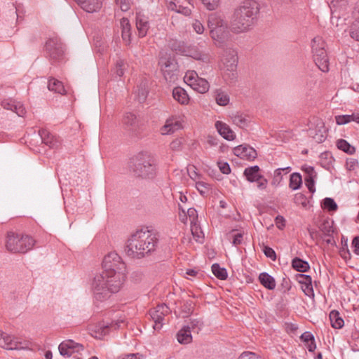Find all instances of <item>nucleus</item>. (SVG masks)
<instances>
[{
    "mask_svg": "<svg viewBox=\"0 0 359 359\" xmlns=\"http://www.w3.org/2000/svg\"><path fill=\"white\" fill-rule=\"evenodd\" d=\"M316 177V175H305L304 177V181L306 187L308 188L309 191L311 193H314L316 191L315 189V178Z\"/></svg>",
    "mask_w": 359,
    "mask_h": 359,
    "instance_id": "41",
    "label": "nucleus"
},
{
    "mask_svg": "<svg viewBox=\"0 0 359 359\" xmlns=\"http://www.w3.org/2000/svg\"><path fill=\"white\" fill-rule=\"evenodd\" d=\"M124 62L121 60L116 61L115 67L113 69L114 72L119 77L122 76L124 74Z\"/></svg>",
    "mask_w": 359,
    "mask_h": 359,
    "instance_id": "47",
    "label": "nucleus"
},
{
    "mask_svg": "<svg viewBox=\"0 0 359 359\" xmlns=\"http://www.w3.org/2000/svg\"><path fill=\"white\" fill-rule=\"evenodd\" d=\"M208 27L216 46H222L229 37L227 22L221 14L212 13L208 15Z\"/></svg>",
    "mask_w": 359,
    "mask_h": 359,
    "instance_id": "5",
    "label": "nucleus"
},
{
    "mask_svg": "<svg viewBox=\"0 0 359 359\" xmlns=\"http://www.w3.org/2000/svg\"><path fill=\"white\" fill-rule=\"evenodd\" d=\"M255 182L257 183V188L260 190L265 189L268 184L267 180L262 175L261 176L260 179H259L257 181H255Z\"/></svg>",
    "mask_w": 359,
    "mask_h": 359,
    "instance_id": "62",
    "label": "nucleus"
},
{
    "mask_svg": "<svg viewBox=\"0 0 359 359\" xmlns=\"http://www.w3.org/2000/svg\"><path fill=\"white\" fill-rule=\"evenodd\" d=\"M211 268L212 273L217 278L222 280H226L227 278L228 273L226 269L220 267L218 264H213Z\"/></svg>",
    "mask_w": 359,
    "mask_h": 359,
    "instance_id": "34",
    "label": "nucleus"
},
{
    "mask_svg": "<svg viewBox=\"0 0 359 359\" xmlns=\"http://www.w3.org/2000/svg\"><path fill=\"white\" fill-rule=\"evenodd\" d=\"M238 359H262L258 355L253 352H243Z\"/></svg>",
    "mask_w": 359,
    "mask_h": 359,
    "instance_id": "55",
    "label": "nucleus"
},
{
    "mask_svg": "<svg viewBox=\"0 0 359 359\" xmlns=\"http://www.w3.org/2000/svg\"><path fill=\"white\" fill-rule=\"evenodd\" d=\"M60 353L63 356L69 357L76 352L83 350L82 344L68 339L61 342L58 346Z\"/></svg>",
    "mask_w": 359,
    "mask_h": 359,
    "instance_id": "15",
    "label": "nucleus"
},
{
    "mask_svg": "<svg viewBox=\"0 0 359 359\" xmlns=\"http://www.w3.org/2000/svg\"><path fill=\"white\" fill-rule=\"evenodd\" d=\"M148 91H133V95L140 103L144 102L147 97Z\"/></svg>",
    "mask_w": 359,
    "mask_h": 359,
    "instance_id": "49",
    "label": "nucleus"
},
{
    "mask_svg": "<svg viewBox=\"0 0 359 359\" xmlns=\"http://www.w3.org/2000/svg\"><path fill=\"white\" fill-rule=\"evenodd\" d=\"M229 239H231L232 244L235 246L239 245L242 243L243 234L241 232H238L237 230H232L228 235Z\"/></svg>",
    "mask_w": 359,
    "mask_h": 359,
    "instance_id": "36",
    "label": "nucleus"
},
{
    "mask_svg": "<svg viewBox=\"0 0 359 359\" xmlns=\"http://www.w3.org/2000/svg\"><path fill=\"white\" fill-rule=\"evenodd\" d=\"M335 121L337 125H344L351 122L349 115H338L335 116Z\"/></svg>",
    "mask_w": 359,
    "mask_h": 359,
    "instance_id": "51",
    "label": "nucleus"
},
{
    "mask_svg": "<svg viewBox=\"0 0 359 359\" xmlns=\"http://www.w3.org/2000/svg\"><path fill=\"white\" fill-rule=\"evenodd\" d=\"M187 326H190V332L192 330L198 332L203 326V322L201 318H191Z\"/></svg>",
    "mask_w": 359,
    "mask_h": 359,
    "instance_id": "40",
    "label": "nucleus"
},
{
    "mask_svg": "<svg viewBox=\"0 0 359 359\" xmlns=\"http://www.w3.org/2000/svg\"><path fill=\"white\" fill-rule=\"evenodd\" d=\"M126 273L115 271H102L93 277L90 289L95 301L103 302L107 300L112 293L118 292L123 286Z\"/></svg>",
    "mask_w": 359,
    "mask_h": 359,
    "instance_id": "1",
    "label": "nucleus"
},
{
    "mask_svg": "<svg viewBox=\"0 0 359 359\" xmlns=\"http://www.w3.org/2000/svg\"><path fill=\"white\" fill-rule=\"evenodd\" d=\"M326 46L325 41L319 36L314 37L311 41L313 60L319 69L323 72H327L330 69Z\"/></svg>",
    "mask_w": 359,
    "mask_h": 359,
    "instance_id": "7",
    "label": "nucleus"
},
{
    "mask_svg": "<svg viewBox=\"0 0 359 359\" xmlns=\"http://www.w3.org/2000/svg\"><path fill=\"white\" fill-rule=\"evenodd\" d=\"M350 36L352 39L359 41V21L355 20L350 28Z\"/></svg>",
    "mask_w": 359,
    "mask_h": 359,
    "instance_id": "42",
    "label": "nucleus"
},
{
    "mask_svg": "<svg viewBox=\"0 0 359 359\" xmlns=\"http://www.w3.org/2000/svg\"><path fill=\"white\" fill-rule=\"evenodd\" d=\"M187 217L190 220L191 224L198 223V212L195 208H189L187 210Z\"/></svg>",
    "mask_w": 359,
    "mask_h": 359,
    "instance_id": "46",
    "label": "nucleus"
},
{
    "mask_svg": "<svg viewBox=\"0 0 359 359\" xmlns=\"http://www.w3.org/2000/svg\"><path fill=\"white\" fill-rule=\"evenodd\" d=\"M259 170L260 169L258 165H254L245 168L243 174L248 181L255 182L261 178L262 175L259 174Z\"/></svg>",
    "mask_w": 359,
    "mask_h": 359,
    "instance_id": "25",
    "label": "nucleus"
},
{
    "mask_svg": "<svg viewBox=\"0 0 359 359\" xmlns=\"http://www.w3.org/2000/svg\"><path fill=\"white\" fill-rule=\"evenodd\" d=\"M221 60L223 64V68L225 71L223 75V79L225 81L229 79L230 80L229 83H231L234 81L237 75V51L231 47L225 48L223 50Z\"/></svg>",
    "mask_w": 359,
    "mask_h": 359,
    "instance_id": "8",
    "label": "nucleus"
},
{
    "mask_svg": "<svg viewBox=\"0 0 359 359\" xmlns=\"http://www.w3.org/2000/svg\"><path fill=\"white\" fill-rule=\"evenodd\" d=\"M45 52L51 63L62 62L65 59V48L60 39H49L45 44Z\"/></svg>",
    "mask_w": 359,
    "mask_h": 359,
    "instance_id": "9",
    "label": "nucleus"
},
{
    "mask_svg": "<svg viewBox=\"0 0 359 359\" xmlns=\"http://www.w3.org/2000/svg\"><path fill=\"white\" fill-rule=\"evenodd\" d=\"M186 275L193 277V278H199V276H202L200 271L196 269H189L186 271Z\"/></svg>",
    "mask_w": 359,
    "mask_h": 359,
    "instance_id": "63",
    "label": "nucleus"
},
{
    "mask_svg": "<svg viewBox=\"0 0 359 359\" xmlns=\"http://www.w3.org/2000/svg\"><path fill=\"white\" fill-rule=\"evenodd\" d=\"M117 5L123 11H127L130 9V3L128 0H115Z\"/></svg>",
    "mask_w": 359,
    "mask_h": 359,
    "instance_id": "58",
    "label": "nucleus"
},
{
    "mask_svg": "<svg viewBox=\"0 0 359 359\" xmlns=\"http://www.w3.org/2000/svg\"><path fill=\"white\" fill-rule=\"evenodd\" d=\"M158 65L166 81L175 83L177 80L178 65L174 58L171 57H161L159 59Z\"/></svg>",
    "mask_w": 359,
    "mask_h": 359,
    "instance_id": "10",
    "label": "nucleus"
},
{
    "mask_svg": "<svg viewBox=\"0 0 359 359\" xmlns=\"http://www.w3.org/2000/svg\"><path fill=\"white\" fill-rule=\"evenodd\" d=\"M188 175L191 179L196 181V180L199 177V175L196 172V168L194 165H190L187 168Z\"/></svg>",
    "mask_w": 359,
    "mask_h": 359,
    "instance_id": "57",
    "label": "nucleus"
},
{
    "mask_svg": "<svg viewBox=\"0 0 359 359\" xmlns=\"http://www.w3.org/2000/svg\"><path fill=\"white\" fill-rule=\"evenodd\" d=\"M320 230L326 236H330L333 232L332 224L328 220H325L320 226Z\"/></svg>",
    "mask_w": 359,
    "mask_h": 359,
    "instance_id": "43",
    "label": "nucleus"
},
{
    "mask_svg": "<svg viewBox=\"0 0 359 359\" xmlns=\"http://www.w3.org/2000/svg\"><path fill=\"white\" fill-rule=\"evenodd\" d=\"M215 128L219 134L227 140H233L235 137V134L229 126L220 121L215 123Z\"/></svg>",
    "mask_w": 359,
    "mask_h": 359,
    "instance_id": "24",
    "label": "nucleus"
},
{
    "mask_svg": "<svg viewBox=\"0 0 359 359\" xmlns=\"http://www.w3.org/2000/svg\"><path fill=\"white\" fill-rule=\"evenodd\" d=\"M158 243V239L154 233L140 229L128 238L125 252L129 257L140 259L155 251Z\"/></svg>",
    "mask_w": 359,
    "mask_h": 359,
    "instance_id": "2",
    "label": "nucleus"
},
{
    "mask_svg": "<svg viewBox=\"0 0 359 359\" xmlns=\"http://www.w3.org/2000/svg\"><path fill=\"white\" fill-rule=\"evenodd\" d=\"M191 231L193 236L196 238V241L202 243L203 238V233L199 226L198 223L191 224Z\"/></svg>",
    "mask_w": 359,
    "mask_h": 359,
    "instance_id": "38",
    "label": "nucleus"
},
{
    "mask_svg": "<svg viewBox=\"0 0 359 359\" xmlns=\"http://www.w3.org/2000/svg\"><path fill=\"white\" fill-rule=\"evenodd\" d=\"M170 47L172 50H175L177 53L186 54V50L184 43L173 41L170 44Z\"/></svg>",
    "mask_w": 359,
    "mask_h": 359,
    "instance_id": "45",
    "label": "nucleus"
},
{
    "mask_svg": "<svg viewBox=\"0 0 359 359\" xmlns=\"http://www.w3.org/2000/svg\"><path fill=\"white\" fill-rule=\"evenodd\" d=\"M299 283L302 285L309 284L312 283L311 277L309 275L299 274Z\"/></svg>",
    "mask_w": 359,
    "mask_h": 359,
    "instance_id": "61",
    "label": "nucleus"
},
{
    "mask_svg": "<svg viewBox=\"0 0 359 359\" xmlns=\"http://www.w3.org/2000/svg\"><path fill=\"white\" fill-rule=\"evenodd\" d=\"M259 11L255 1L245 2L238 7L231 20V30L238 34L248 31L254 24V20Z\"/></svg>",
    "mask_w": 359,
    "mask_h": 359,
    "instance_id": "3",
    "label": "nucleus"
},
{
    "mask_svg": "<svg viewBox=\"0 0 359 359\" xmlns=\"http://www.w3.org/2000/svg\"><path fill=\"white\" fill-rule=\"evenodd\" d=\"M131 170L134 175L142 179H153L157 173L156 160L148 152H140L132 158Z\"/></svg>",
    "mask_w": 359,
    "mask_h": 359,
    "instance_id": "4",
    "label": "nucleus"
},
{
    "mask_svg": "<svg viewBox=\"0 0 359 359\" xmlns=\"http://www.w3.org/2000/svg\"><path fill=\"white\" fill-rule=\"evenodd\" d=\"M215 100L217 104L226 106L229 103V96L225 91H219L215 96Z\"/></svg>",
    "mask_w": 359,
    "mask_h": 359,
    "instance_id": "39",
    "label": "nucleus"
},
{
    "mask_svg": "<svg viewBox=\"0 0 359 359\" xmlns=\"http://www.w3.org/2000/svg\"><path fill=\"white\" fill-rule=\"evenodd\" d=\"M41 81L47 85L48 90H65L63 83L55 78H50L48 81L41 79Z\"/></svg>",
    "mask_w": 359,
    "mask_h": 359,
    "instance_id": "30",
    "label": "nucleus"
},
{
    "mask_svg": "<svg viewBox=\"0 0 359 359\" xmlns=\"http://www.w3.org/2000/svg\"><path fill=\"white\" fill-rule=\"evenodd\" d=\"M302 184V175L298 172H294L290 175L289 187L292 190H297Z\"/></svg>",
    "mask_w": 359,
    "mask_h": 359,
    "instance_id": "31",
    "label": "nucleus"
},
{
    "mask_svg": "<svg viewBox=\"0 0 359 359\" xmlns=\"http://www.w3.org/2000/svg\"><path fill=\"white\" fill-rule=\"evenodd\" d=\"M184 81L189 86L192 90H209L210 85L208 81L201 78L195 71H188L184 76Z\"/></svg>",
    "mask_w": 359,
    "mask_h": 359,
    "instance_id": "13",
    "label": "nucleus"
},
{
    "mask_svg": "<svg viewBox=\"0 0 359 359\" xmlns=\"http://www.w3.org/2000/svg\"><path fill=\"white\" fill-rule=\"evenodd\" d=\"M123 127L132 136H138L143 130L142 123L140 118L133 112H126L121 121Z\"/></svg>",
    "mask_w": 359,
    "mask_h": 359,
    "instance_id": "11",
    "label": "nucleus"
},
{
    "mask_svg": "<svg viewBox=\"0 0 359 359\" xmlns=\"http://www.w3.org/2000/svg\"><path fill=\"white\" fill-rule=\"evenodd\" d=\"M330 320L331 325L334 329H341L344 325L343 318L340 316L339 311L332 310L330 313Z\"/></svg>",
    "mask_w": 359,
    "mask_h": 359,
    "instance_id": "28",
    "label": "nucleus"
},
{
    "mask_svg": "<svg viewBox=\"0 0 359 359\" xmlns=\"http://www.w3.org/2000/svg\"><path fill=\"white\" fill-rule=\"evenodd\" d=\"M233 153L237 156L247 161H253L257 158V151L247 144H241L234 148Z\"/></svg>",
    "mask_w": 359,
    "mask_h": 359,
    "instance_id": "17",
    "label": "nucleus"
},
{
    "mask_svg": "<svg viewBox=\"0 0 359 359\" xmlns=\"http://www.w3.org/2000/svg\"><path fill=\"white\" fill-rule=\"evenodd\" d=\"M193 29L197 34H202L204 32L203 24L198 20H196L192 24Z\"/></svg>",
    "mask_w": 359,
    "mask_h": 359,
    "instance_id": "59",
    "label": "nucleus"
},
{
    "mask_svg": "<svg viewBox=\"0 0 359 359\" xmlns=\"http://www.w3.org/2000/svg\"><path fill=\"white\" fill-rule=\"evenodd\" d=\"M219 0H202L203 4L207 9L213 11L219 6Z\"/></svg>",
    "mask_w": 359,
    "mask_h": 359,
    "instance_id": "48",
    "label": "nucleus"
},
{
    "mask_svg": "<svg viewBox=\"0 0 359 359\" xmlns=\"http://www.w3.org/2000/svg\"><path fill=\"white\" fill-rule=\"evenodd\" d=\"M259 280L264 287L269 290H272L276 287L275 279L266 272H263L259 274Z\"/></svg>",
    "mask_w": 359,
    "mask_h": 359,
    "instance_id": "27",
    "label": "nucleus"
},
{
    "mask_svg": "<svg viewBox=\"0 0 359 359\" xmlns=\"http://www.w3.org/2000/svg\"><path fill=\"white\" fill-rule=\"evenodd\" d=\"M358 162L356 159L352 158H347L346 165L348 170H354L358 167Z\"/></svg>",
    "mask_w": 359,
    "mask_h": 359,
    "instance_id": "56",
    "label": "nucleus"
},
{
    "mask_svg": "<svg viewBox=\"0 0 359 359\" xmlns=\"http://www.w3.org/2000/svg\"><path fill=\"white\" fill-rule=\"evenodd\" d=\"M170 312L169 308L165 304H159L149 311V315L154 324L153 328L155 330L161 329L164 317Z\"/></svg>",
    "mask_w": 359,
    "mask_h": 359,
    "instance_id": "14",
    "label": "nucleus"
},
{
    "mask_svg": "<svg viewBox=\"0 0 359 359\" xmlns=\"http://www.w3.org/2000/svg\"><path fill=\"white\" fill-rule=\"evenodd\" d=\"M182 140L175 139L170 144V148L174 151H180L182 149Z\"/></svg>",
    "mask_w": 359,
    "mask_h": 359,
    "instance_id": "53",
    "label": "nucleus"
},
{
    "mask_svg": "<svg viewBox=\"0 0 359 359\" xmlns=\"http://www.w3.org/2000/svg\"><path fill=\"white\" fill-rule=\"evenodd\" d=\"M292 266L294 269L299 272H306L309 269V264L300 258L295 257L292 261Z\"/></svg>",
    "mask_w": 359,
    "mask_h": 359,
    "instance_id": "29",
    "label": "nucleus"
},
{
    "mask_svg": "<svg viewBox=\"0 0 359 359\" xmlns=\"http://www.w3.org/2000/svg\"><path fill=\"white\" fill-rule=\"evenodd\" d=\"M0 347L8 350H18L23 348L22 342L15 337L8 335L0 330Z\"/></svg>",
    "mask_w": 359,
    "mask_h": 359,
    "instance_id": "16",
    "label": "nucleus"
},
{
    "mask_svg": "<svg viewBox=\"0 0 359 359\" xmlns=\"http://www.w3.org/2000/svg\"><path fill=\"white\" fill-rule=\"evenodd\" d=\"M232 121L234 124L239 126L240 128H245L248 126V119L246 116L241 114H236L231 116Z\"/></svg>",
    "mask_w": 359,
    "mask_h": 359,
    "instance_id": "35",
    "label": "nucleus"
},
{
    "mask_svg": "<svg viewBox=\"0 0 359 359\" xmlns=\"http://www.w3.org/2000/svg\"><path fill=\"white\" fill-rule=\"evenodd\" d=\"M120 27L123 41L129 45L131 41V25L128 18H123L120 20Z\"/></svg>",
    "mask_w": 359,
    "mask_h": 359,
    "instance_id": "23",
    "label": "nucleus"
},
{
    "mask_svg": "<svg viewBox=\"0 0 359 359\" xmlns=\"http://www.w3.org/2000/svg\"><path fill=\"white\" fill-rule=\"evenodd\" d=\"M302 290L306 296L309 297H314V292L312 286V283L302 285Z\"/></svg>",
    "mask_w": 359,
    "mask_h": 359,
    "instance_id": "54",
    "label": "nucleus"
},
{
    "mask_svg": "<svg viewBox=\"0 0 359 359\" xmlns=\"http://www.w3.org/2000/svg\"><path fill=\"white\" fill-rule=\"evenodd\" d=\"M337 146L339 149L346 152L348 154H353L355 152V148L351 145L346 140L339 139L337 142Z\"/></svg>",
    "mask_w": 359,
    "mask_h": 359,
    "instance_id": "32",
    "label": "nucleus"
},
{
    "mask_svg": "<svg viewBox=\"0 0 359 359\" xmlns=\"http://www.w3.org/2000/svg\"><path fill=\"white\" fill-rule=\"evenodd\" d=\"M39 135L41 137L43 144L50 148H57L59 145L57 139L46 129H41L39 130Z\"/></svg>",
    "mask_w": 359,
    "mask_h": 359,
    "instance_id": "20",
    "label": "nucleus"
},
{
    "mask_svg": "<svg viewBox=\"0 0 359 359\" xmlns=\"http://www.w3.org/2000/svg\"><path fill=\"white\" fill-rule=\"evenodd\" d=\"M102 0H79L77 4L88 13L96 12L102 7Z\"/></svg>",
    "mask_w": 359,
    "mask_h": 359,
    "instance_id": "21",
    "label": "nucleus"
},
{
    "mask_svg": "<svg viewBox=\"0 0 359 359\" xmlns=\"http://www.w3.org/2000/svg\"><path fill=\"white\" fill-rule=\"evenodd\" d=\"M326 133H325V129L323 128V131L322 132L321 130H319V133H316L314 136H313V138L315 139V140L318 142V143H320V142H323L326 139Z\"/></svg>",
    "mask_w": 359,
    "mask_h": 359,
    "instance_id": "60",
    "label": "nucleus"
},
{
    "mask_svg": "<svg viewBox=\"0 0 359 359\" xmlns=\"http://www.w3.org/2000/svg\"><path fill=\"white\" fill-rule=\"evenodd\" d=\"M264 254L271 260L275 261L276 259V254L273 249L271 248L264 245L263 248Z\"/></svg>",
    "mask_w": 359,
    "mask_h": 359,
    "instance_id": "50",
    "label": "nucleus"
},
{
    "mask_svg": "<svg viewBox=\"0 0 359 359\" xmlns=\"http://www.w3.org/2000/svg\"><path fill=\"white\" fill-rule=\"evenodd\" d=\"M177 339L180 344H187L192 341L190 326H184L177 334Z\"/></svg>",
    "mask_w": 359,
    "mask_h": 359,
    "instance_id": "26",
    "label": "nucleus"
},
{
    "mask_svg": "<svg viewBox=\"0 0 359 359\" xmlns=\"http://www.w3.org/2000/svg\"><path fill=\"white\" fill-rule=\"evenodd\" d=\"M182 128L181 119L176 116H172L166 120L165 125L161 128V133L163 135H170Z\"/></svg>",
    "mask_w": 359,
    "mask_h": 359,
    "instance_id": "18",
    "label": "nucleus"
},
{
    "mask_svg": "<svg viewBox=\"0 0 359 359\" xmlns=\"http://www.w3.org/2000/svg\"><path fill=\"white\" fill-rule=\"evenodd\" d=\"M102 271H115L126 273V265L121 257L115 252H109L102 262Z\"/></svg>",
    "mask_w": 359,
    "mask_h": 359,
    "instance_id": "12",
    "label": "nucleus"
},
{
    "mask_svg": "<svg viewBox=\"0 0 359 359\" xmlns=\"http://www.w3.org/2000/svg\"><path fill=\"white\" fill-rule=\"evenodd\" d=\"M173 98L182 104H187L189 102V96L187 91H172Z\"/></svg>",
    "mask_w": 359,
    "mask_h": 359,
    "instance_id": "33",
    "label": "nucleus"
},
{
    "mask_svg": "<svg viewBox=\"0 0 359 359\" xmlns=\"http://www.w3.org/2000/svg\"><path fill=\"white\" fill-rule=\"evenodd\" d=\"M182 308H183L182 311L186 313V316L191 314L192 313L193 309H194V305H193L192 301H191V300L187 301L184 304Z\"/></svg>",
    "mask_w": 359,
    "mask_h": 359,
    "instance_id": "52",
    "label": "nucleus"
},
{
    "mask_svg": "<svg viewBox=\"0 0 359 359\" xmlns=\"http://www.w3.org/2000/svg\"><path fill=\"white\" fill-rule=\"evenodd\" d=\"M136 27L138 31L139 37H144L149 28V23L147 18L143 15L137 14Z\"/></svg>",
    "mask_w": 359,
    "mask_h": 359,
    "instance_id": "22",
    "label": "nucleus"
},
{
    "mask_svg": "<svg viewBox=\"0 0 359 359\" xmlns=\"http://www.w3.org/2000/svg\"><path fill=\"white\" fill-rule=\"evenodd\" d=\"M323 208L329 211H336L337 205L332 198H325L323 200Z\"/></svg>",
    "mask_w": 359,
    "mask_h": 359,
    "instance_id": "44",
    "label": "nucleus"
},
{
    "mask_svg": "<svg viewBox=\"0 0 359 359\" xmlns=\"http://www.w3.org/2000/svg\"><path fill=\"white\" fill-rule=\"evenodd\" d=\"M35 243V240L29 235L8 231L6 237L5 246L11 253L25 254L33 248Z\"/></svg>",
    "mask_w": 359,
    "mask_h": 359,
    "instance_id": "6",
    "label": "nucleus"
},
{
    "mask_svg": "<svg viewBox=\"0 0 359 359\" xmlns=\"http://www.w3.org/2000/svg\"><path fill=\"white\" fill-rule=\"evenodd\" d=\"M352 245L354 248V253L359 255V236H356L353 239Z\"/></svg>",
    "mask_w": 359,
    "mask_h": 359,
    "instance_id": "64",
    "label": "nucleus"
},
{
    "mask_svg": "<svg viewBox=\"0 0 359 359\" xmlns=\"http://www.w3.org/2000/svg\"><path fill=\"white\" fill-rule=\"evenodd\" d=\"M1 106L7 110L16 113L19 116H24L26 114L23 104L11 99H5L1 103Z\"/></svg>",
    "mask_w": 359,
    "mask_h": 359,
    "instance_id": "19",
    "label": "nucleus"
},
{
    "mask_svg": "<svg viewBox=\"0 0 359 359\" xmlns=\"http://www.w3.org/2000/svg\"><path fill=\"white\" fill-rule=\"evenodd\" d=\"M196 188L200 194L203 196H207L211 189L210 184L202 181L196 182Z\"/></svg>",
    "mask_w": 359,
    "mask_h": 359,
    "instance_id": "37",
    "label": "nucleus"
}]
</instances>
